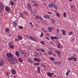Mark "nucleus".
<instances>
[{"mask_svg": "<svg viewBox=\"0 0 78 78\" xmlns=\"http://www.w3.org/2000/svg\"><path fill=\"white\" fill-rule=\"evenodd\" d=\"M16 59L14 58H12V59H10L9 60V62L11 65H14L15 63L14 61H16Z\"/></svg>", "mask_w": 78, "mask_h": 78, "instance_id": "1", "label": "nucleus"}, {"mask_svg": "<svg viewBox=\"0 0 78 78\" xmlns=\"http://www.w3.org/2000/svg\"><path fill=\"white\" fill-rule=\"evenodd\" d=\"M55 5V4L52 3H50L48 5V6L49 8H54Z\"/></svg>", "mask_w": 78, "mask_h": 78, "instance_id": "2", "label": "nucleus"}, {"mask_svg": "<svg viewBox=\"0 0 78 78\" xmlns=\"http://www.w3.org/2000/svg\"><path fill=\"white\" fill-rule=\"evenodd\" d=\"M4 8H5L4 6L2 4L0 3V9L1 11H4Z\"/></svg>", "mask_w": 78, "mask_h": 78, "instance_id": "3", "label": "nucleus"}, {"mask_svg": "<svg viewBox=\"0 0 78 78\" xmlns=\"http://www.w3.org/2000/svg\"><path fill=\"white\" fill-rule=\"evenodd\" d=\"M7 56L8 58H14L12 57V54L9 53H7Z\"/></svg>", "mask_w": 78, "mask_h": 78, "instance_id": "4", "label": "nucleus"}, {"mask_svg": "<svg viewBox=\"0 0 78 78\" xmlns=\"http://www.w3.org/2000/svg\"><path fill=\"white\" fill-rule=\"evenodd\" d=\"M48 76L50 77H52V75H54V73H52L48 72L47 73Z\"/></svg>", "mask_w": 78, "mask_h": 78, "instance_id": "5", "label": "nucleus"}, {"mask_svg": "<svg viewBox=\"0 0 78 78\" xmlns=\"http://www.w3.org/2000/svg\"><path fill=\"white\" fill-rule=\"evenodd\" d=\"M43 17L45 19H50V15H45L43 16Z\"/></svg>", "mask_w": 78, "mask_h": 78, "instance_id": "6", "label": "nucleus"}, {"mask_svg": "<svg viewBox=\"0 0 78 78\" xmlns=\"http://www.w3.org/2000/svg\"><path fill=\"white\" fill-rule=\"evenodd\" d=\"M5 64L4 62V61L2 60V59L1 60V61L0 62V66H3V65Z\"/></svg>", "mask_w": 78, "mask_h": 78, "instance_id": "7", "label": "nucleus"}, {"mask_svg": "<svg viewBox=\"0 0 78 78\" xmlns=\"http://www.w3.org/2000/svg\"><path fill=\"white\" fill-rule=\"evenodd\" d=\"M61 31H62V34L63 35H66V31L64 30H61Z\"/></svg>", "mask_w": 78, "mask_h": 78, "instance_id": "8", "label": "nucleus"}, {"mask_svg": "<svg viewBox=\"0 0 78 78\" xmlns=\"http://www.w3.org/2000/svg\"><path fill=\"white\" fill-rule=\"evenodd\" d=\"M5 10L6 11H10V8L8 6H6L5 7Z\"/></svg>", "mask_w": 78, "mask_h": 78, "instance_id": "9", "label": "nucleus"}, {"mask_svg": "<svg viewBox=\"0 0 78 78\" xmlns=\"http://www.w3.org/2000/svg\"><path fill=\"white\" fill-rule=\"evenodd\" d=\"M40 71H41V68H39V67H38L37 68V72L39 73V74L41 73V72H40Z\"/></svg>", "mask_w": 78, "mask_h": 78, "instance_id": "10", "label": "nucleus"}, {"mask_svg": "<svg viewBox=\"0 0 78 78\" xmlns=\"http://www.w3.org/2000/svg\"><path fill=\"white\" fill-rule=\"evenodd\" d=\"M73 58H74V56H73L71 57H69L68 58V59L69 61H71V60H73Z\"/></svg>", "mask_w": 78, "mask_h": 78, "instance_id": "11", "label": "nucleus"}, {"mask_svg": "<svg viewBox=\"0 0 78 78\" xmlns=\"http://www.w3.org/2000/svg\"><path fill=\"white\" fill-rule=\"evenodd\" d=\"M70 73V71L69 70H68V71L66 73V76H68Z\"/></svg>", "mask_w": 78, "mask_h": 78, "instance_id": "12", "label": "nucleus"}, {"mask_svg": "<svg viewBox=\"0 0 78 78\" xmlns=\"http://www.w3.org/2000/svg\"><path fill=\"white\" fill-rule=\"evenodd\" d=\"M12 73L13 75H15L16 73V70L14 69H13L12 70Z\"/></svg>", "mask_w": 78, "mask_h": 78, "instance_id": "13", "label": "nucleus"}, {"mask_svg": "<svg viewBox=\"0 0 78 78\" xmlns=\"http://www.w3.org/2000/svg\"><path fill=\"white\" fill-rule=\"evenodd\" d=\"M55 52H56V53H58V55H61V52H60L59 51H58L56 50H55Z\"/></svg>", "mask_w": 78, "mask_h": 78, "instance_id": "14", "label": "nucleus"}, {"mask_svg": "<svg viewBox=\"0 0 78 78\" xmlns=\"http://www.w3.org/2000/svg\"><path fill=\"white\" fill-rule=\"evenodd\" d=\"M20 16L21 17H22V18H24V16H23V14L22 13H20Z\"/></svg>", "mask_w": 78, "mask_h": 78, "instance_id": "15", "label": "nucleus"}, {"mask_svg": "<svg viewBox=\"0 0 78 78\" xmlns=\"http://www.w3.org/2000/svg\"><path fill=\"white\" fill-rule=\"evenodd\" d=\"M18 38L19 40H22V36L20 35H18Z\"/></svg>", "mask_w": 78, "mask_h": 78, "instance_id": "16", "label": "nucleus"}, {"mask_svg": "<svg viewBox=\"0 0 78 78\" xmlns=\"http://www.w3.org/2000/svg\"><path fill=\"white\" fill-rule=\"evenodd\" d=\"M51 22L52 24H54L55 23V20L54 19H51Z\"/></svg>", "mask_w": 78, "mask_h": 78, "instance_id": "17", "label": "nucleus"}, {"mask_svg": "<svg viewBox=\"0 0 78 78\" xmlns=\"http://www.w3.org/2000/svg\"><path fill=\"white\" fill-rule=\"evenodd\" d=\"M63 16L65 18H66L67 17V16L66 15V12H64L63 14Z\"/></svg>", "mask_w": 78, "mask_h": 78, "instance_id": "18", "label": "nucleus"}, {"mask_svg": "<svg viewBox=\"0 0 78 78\" xmlns=\"http://www.w3.org/2000/svg\"><path fill=\"white\" fill-rule=\"evenodd\" d=\"M18 60H19V62H22L23 61V60H22V58H19L18 59Z\"/></svg>", "mask_w": 78, "mask_h": 78, "instance_id": "19", "label": "nucleus"}, {"mask_svg": "<svg viewBox=\"0 0 78 78\" xmlns=\"http://www.w3.org/2000/svg\"><path fill=\"white\" fill-rule=\"evenodd\" d=\"M9 47H10V48H12V49H13V48H14V45H13L12 44L10 45Z\"/></svg>", "mask_w": 78, "mask_h": 78, "instance_id": "20", "label": "nucleus"}, {"mask_svg": "<svg viewBox=\"0 0 78 78\" xmlns=\"http://www.w3.org/2000/svg\"><path fill=\"white\" fill-rule=\"evenodd\" d=\"M10 4L11 5H12V6H14V3L12 1H10Z\"/></svg>", "mask_w": 78, "mask_h": 78, "instance_id": "21", "label": "nucleus"}, {"mask_svg": "<svg viewBox=\"0 0 78 78\" xmlns=\"http://www.w3.org/2000/svg\"><path fill=\"white\" fill-rule=\"evenodd\" d=\"M35 38L34 37H30V39H31L32 40V41H34L35 39Z\"/></svg>", "mask_w": 78, "mask_h": 78, "instance_id": "22", "label": "nucleus"}, {"mask_svg": "<svg viewBox=\"0 0 78 78\" xmlns=\"http://www.w3.org/2000/svg\"><path fill=\"white\" fill-rule=\"evenodd\" d=\"M50 59L51 60V61H55V58H54L53 57H51L50 58Z\"/></svg>", "mask_w": 78, "mask_h": 78, "instance_id": "23", "label": "nucleus"}, {"mask_svg": "<svg viewBox=\"0 0 78 78\" xmlns=\"http://www.w3.org/2000/svg\"><path fill=\"white\" fill-rule=\"evenodd\" d=\"M23 13L24 14L27 15V16H28V13H27V12H26V11H23Z\"/></svg>", "mask_w": 78, "mask_h": 78, "instance_id": "24", "label": "nucleus"}, {"mask_svg": "<svg viewBox=\"0 0 78 78\" xmlns=\"http://www.w3.org/2000/svg\"><path fill=\"white\" fill-rule=\"evenodd\" d=\"M42 61V60L41 59H39V58H38L37 59V62H41Z\"/></svg>", "mask_w": 78, "mask_h": 78, "instance_id": "25", "label": "nucleus"}, {"mask_svg": "<svg viewBox=\"0 0 78 78\" xmlns=\"http://www.w3.org/2000/svg\"><path fill=\"white\" fill-rule=\"evenodd\" d=\"M5 31L6 32V33H8V32H9V29L8 28H6L5 29Z\"/></svg>", "mask_w": 78, "mask_h": 78, "instance_id": "26", "label": "nucleus"}, {"mask_svg": "<svg viewBox=\"0 0 78 78\" xmlns=\"http://www.w3.org/2000/svg\"><path fill=\"white\" fill-rule=\"evenodd\" d=\"M28 61L29 63H32V60H31V58H29L28 59Z\"/></svg>", "mask_w": 78, "mask_h": 78, "instance_id": "27", "label": "nucleus"}, {"mask_svg": "<svg viewBox=\"0 0 78 78\" xmlns=\"http://www.w3.org/2000/svg\"><path fill=\"white\" fill-rule=\"evenodd\" d=\"M38 58H36L35 57L34 59V61H37V60Z\"/></svg>", "mask_w": 78, "mask_h": 78, "instance_id": "28", "label": "nucleus"}, {"mask_svg": "<svg viewBox=\"0 0 78 78\" xmlns=\"http://www.w3.org/2000/svg\"><path fill=\"white\" fill-rule=\"evenodd\" d=\"M26 37H27V39H30V37H31V36H29V35H26Z\"/></svg>", "mask_w": 78, "mask_h": 78, "instance_id": "29", "label": "nucleus"}, {"mask_svg": "<svg viewBox=\"0 0 78 78\" xmlns=\"http://www.w3.org/2000/svg\"><path fill=\"white\" fill-rule=\"evenodd\" d=\"M56 16L58 17H60V15L58 13H56Z\"/></svg>", "mask_w": 78, "mask_h": 78, "instance_id": "30", "label": "nucleus"}, {"mask_svg": "<svg viewBox=\"0 0 78 78\" xmlns=\"http://www.w3.org/2000/svg\"><path fill=\"white\" fill-rule=\"evenodd\" d=\"M16 54L17 56H19V52L18 51H16Z\"/></svg>", "mask_w": 78, "mask_h": 78, "instance_id": "31", "label": "nucleus"}, {"mask_svg": "<svg viewBox=\"0 0 78 78\" xmlns=\"http://www.w3.org/2000/svg\"><path fill=\"white\" fill-rule=\"evenodd\" d=\"M41 50L43 53H45V51L43 49H41Z\"/></svg>", "mask_w": 78, "mask_h": 78, "instance_id": "32", "label": "nucleus"}, {"mask_svg": "<svg viewBox=\"0 0 78 78\" xmlns=\"http://www.w3.org/2000/svg\"><path fill=\"white\" fill-rule=\"evenodd\" d=\"M38 19H39V20H44V19L42 18V17H39Z\"/></svg>", "mask_w": 78, "mask_h": 78, "instance_id": "33", "label": "nucleus"}, {"mask_svg": "<svg viewBox=\"0 0 78 78\" xmlns=\"http://www.w3.org/2000/svg\"><path fill=\"white\" fill-rule=\"evenodd\" d=\"M54 8L55 9H56V10H58V6L57 5H56Z\"/></svg>", "mask_w": 78, "mask_h": 78, "instance_id": "34", "label": "nucleus"}, {"mask_svg": "<svg viewBox=\"0 0 78 78\" xmlns=\"http://www.w3.org/2000/svg\"><path fill=\"white\" fill-rule=\"evenodd\" d=\"M69 35H72L73 34V32H72L71 31L69 33Z\"/></svg>", "mask_w": 78, "mask_h": 78, "instance_id": "35", "label": "nucleus"}, {"mask_svg": "<svg viewBox=\"0 0 78 78\" xmlns=\"http://www.w3.org/2000/svg\"><path fill=\"white\" fill-rule=\"evenodd\" d=\"M44 36V33H41V34L40 35V37H42V36Z\"/></svg>", "mask_w": 78, "mask_h": 78, "instance_id": "36", "label": "nucleus"}, {"mask_svg": "<svg viewBox=\"0 0 78 78\" xmlns=\"http://www.w3.org/2000/svg\"><path fill=\"white\" fill-rule=\"evenodd\" d=\"M62 63V62H61L58 61V65H60V64H61Z\"/></svg>", "mask_w": 78, "mask_h": 78, "instance_id": "37", "label": "nucleus"}, {"mask_svg": "<svg viewBox=\"0 0 78 78\" xmlns=\"http://www.w3.org/2000/svg\"><path fill=\"white\" fill-rule=\"evenodd\" d=\"M27 8H31V5H30L28 4L27 5Z\"/></svg>", "mask_w": 78, "mask_h": 78, "instance_id": "38", "label": "nucleus"}, {"mask_svg": "<svg viewBox=\"0 0 78 78\" xmlns=\"http://www.w3.org/2000/svg\"><path fill=\"white\" fill-rule=\"evenodd\" d=\"M51 39H52V41H53V40H54V39H55V37H51Z\"/></svg>", "mask_w": 78, "mask_h": 78, "instance_id": "39", "label": "nucleus"}, {"mask_svg": "<svg viewBox=\"0 0 78 78\" xmlns=\"http://www.w3.org/2000/svg\"><path fill=\"white\" fill-rule=\"evenodd\" d=\"M54 63L55 64H58V62L57 61L55 62Z\"/></svg>", "mask_w": 78, "mask_h": 78, "instance_id": "40", "label": "nucleus"}, {"mask_svg": "<svg viewBox=\"0 0 78 78\" xmlns=\"http://www.w3.org/2000/svg\"><path fill=\"white\" fill-rule=\"evenodd\" d=\"M74 6V5H70V7L72 9L73 8Z\"/></svg>", "mask_w": 78, "mask_h": 78, "instance_id": "41", "label": "nucleus"}, {"mask_svg": "<svg viewBox=\"0 0 78 78\" xmlns=\"http://www.w3.org/2000/svg\"><path fill=\"white\" fill-rule=\"evenodd\" d=\"M41 43L42 44H43V45H44V44H45V43L44 42V41H41Z\"/></svg>", "mask_w": 78, "mask_h": 78, "instance_id": "42", "label": "nucleus"}, {"mask_svg": "<svg viewBox=\"0 0 78 78\" xmlns=\"http://www.w3.org/2000/svg\"><path fill=\"white\" fill-rule=\"evenodd\" d=\"M48 14H50V15H51L52 14V13L49 11L48 12H47Z\"/></svg>", "mask_w": 78, "mask_h": 78, "instance_id": "43", "label": "nucleus"}, {"mask_svg": "<svg viewBox=\"0 0 78 78\" xmlns=\"http://www.w3.org/2000/svg\"><path fill=\"white\" fill-rule=\"evenodd\" d=\"M73 59L74 61H76V57H74V58H73Z\"/></svg>", "mask_w": 78, "mask_h": 78, "instance_id": "44", "label": "nucleus"}, {"mask_svg": "<svg viewBox=\"0 0 78 78\" xmlns=\"http://www.w3.org/2000/svg\"><path fill=\"white\" fill-rule=\"evenodd\" d=\"M32 12H33V13H34V15H35V14H36V11H35L34 10L32 11Z\"/></svg>", "mask_w": 78, "mask_h": 78, "instance_id": "45", "label": "nucleus"}, {"mask_svg": "<svg viewBox=\"0 0 78 78\" xmlns=\"http://www.w3.org/2000/svg\"><path fill=\"white\" fill-rule=\"evenodd\" d=\"M19 28H20V29H23V27H22V26H20L19 27Z\"/></svg>", "mask_w": 78, "mask_h": 78, "instance_id": "46", "label": "nucleus"}, {"mask_svg": "<svg viewBox=\"0 0 78 78\" xmlns=\"http://www.w3.org/2000/svg\"><path fill=\"white\" fill-rule=\"evenodd\" d=\"M20 53H22L23 55V54H25V52H24L23 51H20Z\"/></svg>", "mask_w": 78, "mask_h": 78, "instance_id": "47", "label": "nucleus"}, {"mask_svg": "<svg viewBox=\"0 0 78 78\" xmlns=\"http://www.w3.org/2000/svg\"><path fill=\"white\" fill-rule=\"evenodd\" d=\"M48 53L49 54V55H52V54H53V53H51V52H48Z\"/></svg>", "mask_w": 78, "mask_h": 78, "instance_id": "48", "label": "nucleus"}, {"mask_svg": "<svg viewBox=\"0 0 78 78\" xmlns=\"http://www.w3.org/2000/svg\"><path fill=\"white\" fill-rule=\"evenodd\" d=\"M35 54L38 55V56H39V53H38L37 52H35Z\"/></svg>", "mask_w": 78, "mask_h": 78, "instance_id": "49", "label": "nucleus"}, {"mask_svg": "<svg viewBox=\"0 0 78 78\" xmlns=\"http://www.w3.org/2000/svg\"><path fill=\"white\" fill-rule=\"evenodd\" d=\"M56 33H59V29H57Z\"/></svg>", "mask_w": 78, "mask_h": 78, "instance_id": "50", "label": "nucleus"}, {"mask_svg": "<svg viewBox=\"0 0 78 78\" xmlns=\"http://www.w3.org/2000/svg\"><path fill=\"white\" fill-rule=\"evenodd\" d=\"M55 39H56V40H58V37H54Z\"/></svg>", "mask_w": 78, "mask_h": 78, "instance_id": "51", "label": "nucleus"}, {"mask_svg": "<svg viewBox=\"0 0 78 78\" xmlns=\"http://www.w3.org/2000/svg\"><path fill=\"white\" fill-rule=\"evenodd\" d=\"M34 41H38V40L36 39L35 38V39H34Z\"/></svg>", "mask_w": 78, "mask_h": 78, "instance_id": "52", "label": "nucleus"}, {"mask_svg": "<svg viewBox=\"0 0 78 78\" xmlns=\"http://www.w3.org/2000/svg\"><path fill=\"white\" fill-rule=\"evenodd\" d=\"M51 30H52V28H51V27H50L49 28V31H51Z\"/></svg>", "mask_w": 78, "mask_h": 78, "instance_id": "53", "label": "nucleus"}, {"mask_svg": "<svg viewBox=\"0 0 78 78\" xmlns=\"http://www.w3.org/2000/svg\"><path fill=\"white\" fill-rule=\"evenodd\" d=\"M39 16H37L35 17V19H39Z\"/></svg>", "mask_w": 78, "mask_h": 78, "instance_id": "54", "label": "nucleus"}, {"mask_svg": "<svg viewBox=\"0 0 78 78\" xmlns=\"http://www.w3.org/2000/svg\"><path fill=\"white\" fill-rule=\"evenodd\" d=\"M16 42L19 41V39H16Z\"/></svg>", "mask_w": 78, "mask_h": 78, "instance_id": "55", "label": "nucleus"}, {"mask_svg": "<svg viewBox=\"0 0 78 78\" xmlns=\"http://www.w3.org/2000/svg\"><path fill=\"white\" fill-rule=\"evenodd\" d=\"M29 23L30 25H32V23L31 22H30Z\"/></svg>", "mask_w": 78, "mask_h": 78, "instance_id": "56", "label": "nucleus"}, {"mask_svg": "<svg viewBox=\"0 0 78 78\" xmlns=\"http://www.w3.org/2000/svg\"><path fill=\"white\" fill-rule=\"evenodd\" d=\"M14 25L15 26H17V23H15V24H14Z\"/></svg>", "mask_w": 78, "mask_h": 78, "instance_id": "57", "label": "nucleus"}, {"mask_svg": "<svg viewBox=\"0 0 78 78\" xmlns=\"http://www.w3.org/2000/svg\"><path fill=\"white\" fill-rule=\"evenodd\" d=\"M37 65V66H39V63H36Z\"/></svg>", "mask_w": 78, "mask_h": 78, "instance_id": "58", "label": "nucleus"}, {"mask_svg": "<svg viewBox=\"0 0 78 78\" xmlns=\"http://www.w3.org/2000/svg\"><path fill=\"white\" fill-rule=\"evenodd\" d=\"M35 5L36 6H37L38 5L36 3H35Z\"/></svg>", "mask_w": 78, "mask_h": 78, "instance_id": "59", "label": "nucleus"}, {"mask_svg": "<svg viewBox=\"0 0 78 78\" xmlns=\"http://www.w3.org/2000/svg\"><path fill=\"white\" fill-rule=\"evenodd\" d=\"M43 67H44V68H45V65H43Z\"/></svg>", "mask_w": 78, "mask_h": 78, "instance_id": "60", "label": "nucleus"}, {"mask_svg": "<svg viewBox=\"0 0 78 78\" xmlns=\"http://www.w3.org/2000/svg\"><path fill=\"white\" fill-rule=\"evenodd\" d=\"M35 25L36 27H38V24L37 23L35 24Z\"/></svg>", "mask_w": 78, "mask_h": 78, "instance_id": "61", "label": "nucleus"}, {"mask_svg": "<svg viewBox=\"0 0 78 78\" xmlns=\"http://www.w3.org/2000/svg\"><path fill=\"white\" fill-rule=\"evenodd\" d=\"M25 58H27L28 57V55H25Z\"/></svg>", "mask_w": 78, "mask_h": 78, "instance_id": "62", "label": "nucleus"}, {"mask_svg": "<svg viewBox=\"0 0 78 78\" xmlns=\"http://www.w3.org/2000/svg\"><path fill=\"white\" fill-rule=\"evenodd\" d=\"M57 48H61V47L60 46H58Z\"/></svg>", "mask_w": 78, "mask_h": 78, "instance_id": "63", "label": "nucleus"}, {"mask_svg": "<svg viewBox=\"0 0 78 78\" xmlns=\"http://www.w3.org/2000/svg\"><path fill=\"white\" fill-rule=\"evenodd\" d=\"M9 73H7V76H9Z\"/></svg>", "mask_w": 78, "mask_h": 78, "instance_id": "64", "label": "nucleus"}]
</instances>
